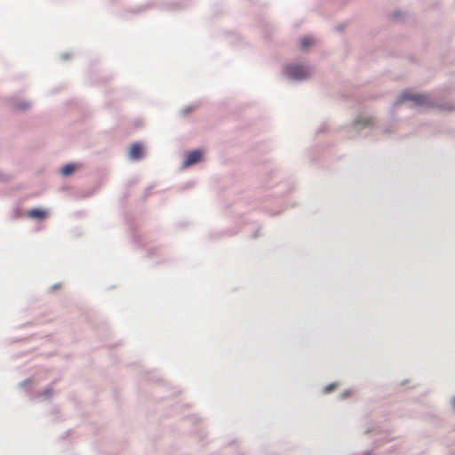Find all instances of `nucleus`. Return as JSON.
Here are the masks:
<instances>
[{"label":"nucleus","instance_id":"1","mask_svg":"<svg viewBox=\"0 0 455 455\" xmlns=\"http://www.w3.org/2000/svg\"><path fill=\"white\" fill-rule=\"evenodd\" d=\"M311 71L308 67L301 65H288L285 68V74L288 77L292 79L307 78Z\"/></svg>","mask_w":455,"mask_h":455},{"label":"nucleus","instance_id":"2","mask_svg":"<svg viewBox=\"0 0 455 455\" xmlns=\"http://www.w3.org/2000/svg\"><path fill=\"white\" fill-rule=\"evenodd\" d=\"M411 100L415 106H425L429 103V100L427 95L423 94H411L409 92H403L401 95L400 101Z\"/></svg>","mask_w":455,"mask_h":455},{"label":"nucleus","instance_id":"3","mask_svg":"<svg viewBox=\"0 0 455 455\" xmlns=\"http://www.w3.org/2000/svg\"><path fill=\"white\" fill-rule=\"evenodd\" d=\"M203 153L200 150H194L188 154L184 166H189L201 161Z\"/></svg>","mask_w":455,"mask_h":455},{"label":"nucleus","instance_id":"4","mask_svg":"<svg viewBox=\"0 0 455 455\" xmlns=\"http://www.w3.org/2000/svg\"><path fill=\"white\" fill-rule=\"evenodd\" d=\"M143 155V148L140 143H134L131 146L129 156L133 160L141 158Z\"/></svg>","mask_w":455,"mask_h":455},{"label":"nucleus","instance_id":"5","mask_svg":"<svg viewBox=\"0 0 455 455\" xmlns=\"http://www.w3.org/2000/svg\"><path fill=\"white\" fill-rule=\"evenodd\" d=\"M27 214L29 218L42 220L47 216V212L44 209L34 208L29 210Z\"/></svg>","mask_w":455,"mask_h":455},{"label":"nucleus","instance_id":"6","mask_svg":"<svg viewBox=\"0 0 455 455\" xmlns=\"http://www.w3.org/2000/svg\"><path fill=\"white\" fill-rule=\"evenodd\" d=\"M76 168V166L75 164H66L65 166L62 167L61 173L64 176H68V175L72 174L75 172Z\"/></svg>","mask_w":455,"mask_h":455},{"label":"nucleus","instance_id":"7","mask_svg":"<svg viewBox=\"0 0 455 455\" xmlns=\"http://www.w3.org/2000/svg\"><path fill=\"white\" fill-rule=\"evenodd\" d=\"M314 44V40L311 37H304L301 40V48L302 49H307L309 46H311Z\"/></svg>","mask_w":455,"mask_h":455},{"label":"nucleus","instance_id":"8","mask_svg":"<svg viewBox=\"0 0 455 455\" xmlns=\"http://www.w3.org/2000/svg\"><path fill=\"white\" fill-rule=\"evenodd\" d=\"M335 387H336V386L334 384L329 385L324 387V392L326 394H328V393L331 392L332 390H334Z\"/></svg>","mask_w":455,"mask_h":455},{"label":"nucleus","instance_id":"9","mask_svg":"<svg viewBox=\"0 0 455 455\" xmlns=\"http://www.w3.org/2000/svg\"><path fill=\"white\" fill-rule=\"evenodd\" d=\"M452 404H453V407L455 409V398L453 399Z\"/></svg>","mask_w":455,"mask_h":455}]
</instances>
